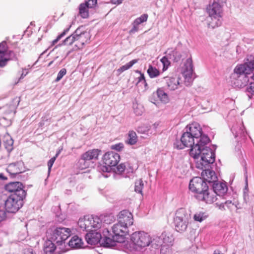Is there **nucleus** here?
I'll use <instances>...</instances> for the list:
<instances>
[{"instance_id": "33", "label": "nucleus", "mask_w": 254, "mask_h": 254, "mask_svg": "<svg viewBox=\"0 0 254 254\" xmlns=\"http://www.w3.org/2000/svg\"><path fill=\"white\" fill-rule=\"evenodd\" d=\"M147 72L148 74L149 77L151 78H155L158 76L160 74L159 70L151 65H149Z\"/></svg>"}, {"instance_id": "14", "label": "nucleus", "mask_w": 254, "mask_h": 254, "mask_svg": "<svg viewBox=\"0 0 254 254\" xmlns=\"http://www.w3.org/2000/svg\"><path fill=\"white\" fill-rule=\"evenodd\" d=\"M120 160V155L113 151L107 152L102 157L103 163L108 167L116 166Z\"/></svg>"}, {"instance_id": "23", "label": "nucleus", "mask_w": 254, "mask_h": 254, "mask_svg": "<svg viewBox=\"0 0 254 254\" xmlns=\"http://www.w3.org/2000/svg\"><path fill=\"white\" fill-rule=\"evenodd\" d=\"M101 239V235L97 232L88 233L85 236V239L88 244L95 245L99 243Z\"/></svg>"}, {"instance_id": "39", "label": "nucleus", "mask_w": 254, "mask_h": 254, "mask_svg": "<svg viewBox=\"0 0 254 254\" xmlns=\"http://www.w3.org/2000/svg\"><path fill=\"white\" fill-rule=\"evenodd\" d=\"M148 15L147 14H143L140 17L136 18L133 22L136 25H139L144 22H146L148 19Z\"/></svg>"}, {"instance_id": "34", "label": "nucleus", "mask_w": 254, "mask_h": 254, "mask_svg": "<svg viewBox=\"0 0 254 254\" xmlns=\"http://www.w3.org/2000/svg\"><path fill=\"white\" fill-rule=\"evenodd\" d=\"M234 71L236 73L238 74H250L249 71L248 70V69H247L245 64L237 65L235 68Z\"/></svg>"}, {"instance_id": "57", "label": "nucleus", "mask_w": 254, "mask_h": 254, "mask_svg": "<svg viewBox=\"0 0 254 254\" xmlns=\"http://www.w3.org/2000/svg\"><path fill=\"white\" fill-rule=\"evenodd\" d=\"M0 179L2 180H7V178L5 177L2 173H0Z\"/></svg>"}, {"instance_id": "47", "label": "nucleus", "mask_w": 254, "mask_h": 254, "mask_svg": "<svg viewBox=\"0 0 254 254\" xmlns=\"http://www.w3.org/2000/svg\"><path fill=\"white\" fill-rule=\"evenodd\" d=\"M97 0H87L85 3L89 8H92L97 4Z\"/></svg>"}, {"instance_id": "38", "label": "nucleus", "mask_w": 254, "mask_h": 254, "mask_svg": "<svg viewBox=\"0 0 254 254\" xmlns=\"http://www.w3.org/2000/svg\"><path fill=\"white\" fill-rule=\"evenodd\" d=\"M143 188V183L141 179L137 180L135 183L134 190L137 193H141Z\"/></svg>"}, {"instance_id": "21", "label": "nucleus", "mask_w": 254, "mask_h": 254, "mask_svg": "<svg viewBox=\"0 0 254 254\" xmlns=\"http://www.w3.org/2000/svg\"><path fill=\"white\" fill-rule=\"evenodd\" d=\"M201 176L204 181L208 183L215 182L217 179L215 172L209 169L203 170L201 173Z\"/></svg>"}, {"instance_id": "11", "label": "nucleus", "mask_w": 254, "mask_h": 254, "mask_svg": "<svg viewBox=\"0 0 254 254\" xmlns=\"http://www.w3.org/2000/svg\"><path fill=\"white\" fill-rule=\"evenodd\" d=\"M189 189L191 191L199 194L208 190V187L202 178L196 177L190 180Z\"/></svg>"}, {"instance_id": "46", "label": "nucleus", "mask_w": 254, "mask_h": 254, "mask_svg": "<svg viewBox=\"0 0 254 254\" xmlns=\"http://www.w3.org/2000/svg\"><path fill=\"white\" fill-rule=\"evenodd\" d=\"M138 62V60L134 59L126 64L124 66L127 70L129 69L134 64Z\"/></svg>"}, {"instance_id": "41", "label": "nucleus", "mask_w": 254, "mask_h": 254, "mask_svg": "<svg viewBox=\"0 0 254 254\" xmlns=\"http://www.w3.org/2000/svg\"><path fill=\"white\" fill-rule=\"evenodd\" d=\"M66 73V69L65 68H62L60 70L58 74L57 77L55 80L56 82L59 81L65 75Z\"/></svg>"}, {"instance_id": "61", "label": "nucleus", "mask_w": 254, "mask_h": 254, "mask_svg": "<svg viewBox=\"0 0 254 254\" xmlns=\"http://www.w3.org/2000/svg\"><path fill=\"white\" fill-rule=\"evenodd\" d=\"M135 112L136 114H138V115L140 114L139 113H137V111H135Z\"/></svg>"}, {"instance_id": "45", "label": "nucleus", "mask_w": 254, "mask_h": 254, "mask_svg": "<svg viewBox=\"0 0 254 254\" xmlns=\"http://www.w3.org/2000/svg\"><path fill=\"white\" fill-rule=\"evenodd\" d=\"M124 148V144L122 143H119L118 144H116L114 145H112L111 146V148L113 150H116L117 151H121Z\"/></svg>"}, {"instance_id": "49", "label": "nucleus", "mask_w": 254, "mask_h": 254, "mask_svg": "<svg viewBox=\"0 0 254 254\" xmlns=\"http://www.w3.org/2000/svg\"><path fill=\"white\" fill-rule=\"evenodd\" d=\"M126 165L124 163H121L117 167V171L119 173L123 172L126 169Z\"/></svg>"}, {"instance_id": "30", "label": "nucleus", "mask_w": 254, "mask_h": 254, "mask_svg": "<svg viewBox=\"0 0 254 254\" xmlns=\"http://www.w3.org/2000/svg\"><path fill=\"white\" fill-rule=\"evenodd\" d=\"M115 242L117 241L114 240V235H108L104 238L102 244L104 247H110L114 246Z\"/></svg>"}, {"instance_id": "10", "label": "nucleus", "mask_w": 254, "mask_h": 254, "mask_svg": "<svg viewBox=\"0 0 254 254\" xmlns=\"http://www.w3.org/2000/svg\"><path fill=\"white\" fill-rule=\"evenodd\" d=\"M6 191L10 193V195H16L17 197H24L26 192L23 184L19 182H10L4 187Z\"/></svg>"}, {"instance_id": "64", "label": "nucleus", "mask_w": 254, "mask_h": 254, "mask_svg": "<svg viewBox=\"0 0 254 254\" xmlns=\"http://www.w3.org/2000/svg\"><path fill=\"white\" fill-rule=\"evenodd\" d=\"M1 109V108L0 107V109Z\"/></svg>"}, {"instance_id": "26", "label": "nucleus", "mask_w": 254, "mask_h": 254, "mask_svg": "<svg viewBox=\"0 0 254 254\" xmlns=\"http://www.w3.org/2000/svg\"><path fill=\"white\" fill-rule=\"evenodd\" d=\"M157 97L160 100L164 103H167L169 101V98L168 95L166 92H165L163 88H159L156 91Z\"/></svg>"}, {"instance_id": "18", "label": "nucleus", "mask_w": 254, "mask_h": 254, "mask_svg": "<svg viewBox=\"0 0 254 254\" xmlns=\"http://www.w3.org/2000/svg\"><path fill=\"white\" fill-rule=\"evenodd\" d=\"M23 164L22 162H16L9 164L6 171L11 178L14 177L16 175L23 172Z\"/></svg>"}, {"instance_id": "13", "label": "nucleus", "mask_w": 254, "mask_h": 254, "mask_svg": "<svg viewBox=\"0 0 254 254\" xmlns=\"http://www.w3.org/2000/svg\"><path fill=\"white\" fill-rule=\"evenodd\" d=\"M165 87L170 91H174L182 87L181 78L178 76H166L164 77Z\"/></svg>"}, {"instance_id": "4", "label": "nucleus", "mask_w": 254, "mask_h": 254, "mask_svg": "<svg viewBox=\"0 0 254 254\" xmlns=\"http://www.w3.org/2000/svg\"><path fill=\"white\" fill-rule=\"evenodd\" d=\"M200 152L196 157H192L197 159L200 157V160H197L196 162V167L203 170L206 166L212 164L215 161V156L213 151L210 148L206 146V145L200 147Z\"/></svg>"}, {"instance_id": "32", "label": "nucleus", "mask_w": 254, "mask_h": 254, "mask_svg": "<svg viewBox=\"0 0 254 254\" xmlns=\"http://www.w3.org/2000/svg\"><path fill=\"white\" fill-rule=\"evenodd\" d=\"M127 143L130 145L135 144L137 141V136L135 131L133 130L129 131L128 133Z\"/></svg>"}, {"instance_id": "58", "label": "nucleus", "mask_w": 254, "mask_h": 254, "mask_svg": "<svg viewBox=\"0 0 254 254\" xmlns=\"http://www.w3.org/2000/svg\"><path fill=\"white\" fill-rule=\"evenodd\" d=\"M143 83L144 85L145 89H146L148 88V84L147 83V82L146 81V79H145L143 81Z\"/></svg>"}, {"instance_id": "5", "label": "nucleus", "mask_w": 254, "mask_h": 254, "mask_svg": "<svg viewBox=\"0 0 254 254\" xmlns=\"http://www.w3.org/2000/svg\"><path fill=\"white\" fill-rule=\"evenodd\" d=\"M191 218V211L181 208L178 209L174 218V223L176 230L179 232H182L187 229L189 220Z\"/></svg>"}, {"instance_id": "36", "label": "nucleus", "mask_w": 254, "mask_h": 254, "mask_svg": "<svg viewBox=\"0 0 254 254\" xmlns=\"http://www.w3.org/2000/svg\"><path fill=\"white\" fill-rule=\"evenodd\" d=\"M57 247L52 242L47 243V246L45 247L44 252L46 254H51L56 249Z\"/></svg>"}, {"instance_id": "63", "label": "nucleus", "mask_w": 254, "mask_h": 254, "mask_svg": "<svg viewBox=\"0 0 254 254\" xmlns=\"http://www.w3.org/2000/svg\"><path fill=\"white\" fill-rule=\"evenodd\" d=\"M253 79H254V74H253Z\"/></svg>"}, {"instance_id": "56", "label": "nucleus", "mask_w": 254, "mask_h": 254, "mask_svg": "<svg viewBox=\"0 0 254 254\" xmlns=\"http://www.w3.org/2000/svg\"><path fill=\"white\" fill-rule=\"evenodd\" d=\"M123 0H111L112 3L114 4H119L122 2Z\"/></svg>"}, {"instance_id": "55", "label": "nucleus", "mask_w": 254, "mask_h": 254, "mask_svg": "<svg viewBox=\"0 0 254 254\" xmlns=\"http://www.w3.org/2000/svg\"><path fill=\"white\" fill-rule=\"evenodd\" d=\"M109 168L108 166L105 165V166L102 167V170L103 172H109Z\"/></svg>"}, {"instance_id": "17", "label": "nucleus", "mask_w": 254, "mask_h": 254, "mask_svg": "<svg viewBox=\"0 0 254 254\" xmlns=\"http://www.w3.org/2000/svg\"><path fill=\"white\" fill-rule=\"evenodd\" d=\"M196 198L199 200L204 201L209 204H211L217 200L215 192L209 190L208 189L204 191L202 193L197 194Z\"/></svg>"}, {"instance_id": "44", "label": "nucleus", "mask_w": 254, "mask_h": 254, "mask_svg": "<svg viewBox=\"0 0 254 254\" xmlns=\"http://www.w3.org/2000/svg\"><path fill=\"white\" fill-rule=\"evenodd\" d=\"M161 62L163 64V70H165L169 65L170 62L168 61V59L165 57H164L161 59Z\"/></svg>"}, {"instance_id": "35", "label": "nucleus", "mask_w": 254, "mask_h": 254, "mask_svg": "<svg viewBox=\"0 0 254 254\" xmlns=\"http://www.w3.org/2000/svg\"><path fill=\"white\" fill-rule=\"evenodd\" d=\"M92 220L91 221V231L93 229H97L101 227V222L100 219L98 217L91 216Z\"/></svg>"}, {"instance_id": "50", "label": "nucleus", "mask_w": 254, "mask_h": 254, "mask_svg": "<svg viewBox=\"0 0 254 254\" xmlns=\"http://www.w3.org/2000/svg\"><path fill=\"white\" fill-rule=\"evenodd\" d=\"M139 73H140V76L137 78L136 85H137L140 82H143L145 78L143 73H141L140 71H139Z\"/></svg>"}, {"instance_id": "28", "label": "nucleus", "mask_w": 254, "mask_h": 254, "mask_svg": "<svg viewBox=\"0 0 254 254\" xmlns=\"http://www.w3.org/2000/svg\"><path fill=\"white\" fill-rule=\"evenodd\" d=\"M186 70L183 71V75L186 78H190L193 72L192 63L191 60H188L186 64Z\"/></svg>"}, {"instance_id": "59", "label": "nucleus", "mask_w": 254, "mask_h": 254, "mask_svg": "<svg viewBox=\"0 0 254 254\" xmlns=\"http://www.w3.org/2000/svg\"><path fill=\"white\" fill-rule=\"evenodd\" d=\"M53 63V61H51V62H50V63H49V64H48V66H50V65L52 64Z\"/></svg>"}, {"instance_id": "62", "label": "nucleus", "mask_w": 254, "mask_h": 254, "mask_svg": "<svg viewBox=\"0 0 254 254\" xmlns=\"http://www.w3.org/2000/svg\"><path fill=\"white\" fill-rule=\"evenodd\" d=\"M106 232H107L108 234V233H109V231H108V230H106Z\"/></svg>"}, {"instance_id": "37", "label": "nucleus", "mask_w": 254, "mask_h": 254, "mask_svg": "<svg viewBox=\"0 0 254 254\" xmlns=\"http://www.w3.org/2000/svg\"><path fill=\"white\" fill-rule=\"evenodd\" d=\"M207 216L205 214V212H199L195 213L193 216V219L195 221L201 222L203 220H205Z\"/></svg>"}, {"instance_id": "6", "label": "nucleus", "mask_w": 254, "mask_h": 254, "mask_svg": "<svg viewBox=\"0 0 254 254\" xmlns=\"http://www.w3.org/2000/svg\"><path fill=\"white\" fill-rule=\"evenodd\" d=\"M101 152L99 149H92L82 154L78 161L79 168L83 170L89 168L91 161L93 160H98Z\"/></svg>"}, {"instance_id": "7", "label": "nucleus", "mask_w": 254, "mask_h": 254, "mask_svg": "<svg viewBox=\"0 0 254 254\" xmlns=\"http://www.w3.org/2000/svg\"><path fill=\"white\" fill-rule=\"evenodd\" d=\"M71 230L65 227L56 228L53 231L51 239L56 242L57 246H62L60 249L65 247L64 241L70 236Z\"/></svg>"}, {"instance_id": "31", "label": "nucleus", "mask_w": 254, "mask_h": 254, "mask_svg": "<svg viewBox=\"0 0 254 254\" xmlns=\"http://www.w3.org/2000/svg\"><path fill=\"white\" fill-rule=\"evenodd\" d=\"M247 69L249 71L250 73L254 71V57L253 56H249L248 57L246 62L245 63Z\"/></svg>"}, {"instance_id": "52", "label": "nucleus", "mask_w": 254, "mask_h": 254, "mask_svg": "<svg viewBox=\"0 0 254 254\" xmlns=\"http://www.w3.org/2000/svg\"><path fill=\"white\" fill-rule=\"evenodd\" d=\"M23 254H34L32 249H25Z\"/></svg>"}, {"instance_id": "24", "label": "nucleus", "mask_w": 254, "mask_h": 254, "mask_svg": "<svg viewBox=\"0 0 254 254\" xmlns=\"http://www.w3.org/2000/svg\"><path fill=\"white\" fill-rule=\"evenodd\" d=\"M91 216H86L83 218H80L78 220V225L83 230L87 231H91Z\"/></svg>"}, {"instance_id": "43", "label": "nucleus", "mask_w": 254, "mask_h": 254, "mask_svg": "<svg viewBox=\"0 0 254 254\" xmlns=\"http://www.w3.org/2000/svg\"><path fill=\"white\" fill-rule=\"evenodd\" d=\"M68 31V29H65L61 34L58 35L57 38L52 41V46L55 45L62 37H63L65 35Z\"/></svg>"}, {"instance_id": "8", "label": "nucleus", "mask_w": 254, "mask_h": 254, "mask_svg": "<svg viewBox=\"0 0 254 254\" xmlns=\"http://www.w3.org/2000/svg\"><path fill=\"white\" fill-rule=\"evenodd\" d=\"M17 61L18 58L13 51H7L5 42L0 43V67L5 66L10 61Z\"/></svg>"}, {"instance_id": "3", "label": "nucleus", "mask_w": 254, "mask_h": 254, "mask_svg": "<svg viewBox=\"0 0 254 254\" xmlns=\"http://www.w3.org/2000/svg\"><path fill=\"white\" fill-rule=\"evenodd\" d=\"M130 245L135 251H141L152 242L151 237L143 231L133 233L130 236Z\"/></svg>"}, {"instance_id": "53", "label": "nucleus", "mask_w": 254, "mask_h": 254, "mask_svg": "<svg viewBox=\"0 0 254 254\" xmlns=\"http://www.w3.org/2000/svg\"><path fill=\"white\" fill-rule=\"evenodd\" d=\"M125 70H127V69H126V67L124 65L122 66L120 68H119L118 70H117V71L119 73H121L124 71H125Z\"/></svg>"}, {"instance_id": "51", "label": "nucleus", "mask_w": 254, "mask_h": 254, "mask_svg": "<svg viewBox=\"0 0 254 254\" xmlns=\"http://www.w3.org/2000/svg\"><path fill=\"white\" fill-rule=\"evenodd\" d=\"M132 25H133L132 28L129 31L130 33H135L138 30V25H136L134 24V22H133Z\"/></svg>"}, {"instance_id": "60", "label": "nucleus", "mask_w": 254, "mask_h": 254, "mask_svg": "<svg viewBox=\"0 0 254 254\" xmlns=\"http://www.w3.org/2000/svg\"><path fill=\"white\" fill-rule=\"evenodd\" d=\"M109 217H111V218H112V219H111V220H112V219H114V217H113V216H109Z\"/></svg>"}, {"instance_id": "16", "label": "nucleus", "mask_w": 254, "mask_h": 254, "mask_svg": "<svg viewBox=\"0 0 254 254\" xmlns=\"http://www.w3.org/2000/svg\"><path fill=\"white\" fill-rule=\"evenodd\" d=\"M206 10L209 17H222V7L218 2H213L207 6Z\"/></svg>"}, {"instance_id": "48", "label": "nucleus", "mask_w": 254, "mask_h": 254, "mask_svg": "<svg viewBox=\"0 0 254 254\" xmlns=\"http://www.w3.org/2000/svg\"><path fill=\"white\" fill-rule=\"evenodd\" d=\"M247 91L254 95V81L250 84L249 86L247 88Z\"/></svg>"}, {"instance_id": "20", "label": "nucleus", "mask_w": 254, "mask_h": 254, "mask_svg": "<svg viewBox=\"0 0 254 254\" xmlns=\"http://www.w3.org/2000/svg\"><path fill=\"white\" fill-rule=\"evenodd\" d=\"M181 140L184 146L190 147V149L192 148L196 144V139L186 131L183 134Z\"/></svg>"}, {"instance_id": "42", "label": "nucleus", "mask_w": 254, "mask_h": 254, "mask_svg": "<svg viewBox=\"0 0 254 254\" xmlns=\"http://www.w3.org/2000/svg\"><path fill=\"white\" fill-rule=\"evenodd\" d=\"M60 151H59L57 153V154H56V155L52 157L48 162V169H49V171H50L51 169V168L53 166V164L54 163L56 159V158L58 156L59 154H60Z\"/></svg>"}, {"instance_id": "2", "label": "nucleus", "mask_w": 254, "mask_h": 254, "mask_svg": "<svg viewBox=\"0 0 254 254\" xmlns=\"http://www.w3.org/2000/svg\"><path fill=\"white\" fill-rule=\"evenodd\" d=\"M91 38L89 32H81L80 29H77L75 32L64 39L62 45L72 46V49L76 51L82 49L84 45L89 42Z\"/></svg>"}, {"instance_id": "29", "label": "nucleus", "mask_w": 254, "mask_h": 254, "mask_svg": "<svg viewBox=\"0 0 254 254\" xmlns=\"http://www.w3.org/2000/svg\"><path fill=\"white\" fill-rule=\"evenodd\" d=\"M89 7L84 3H81L79 6V14L83 18H87L89 16L88 8Z\"/></svg>"}, {"instance_id": "12", "label": "nucleus", "mask_w": 254, "mask_h": 254, "mask_svg": "<svg viewBox=\"0 0 254 254\" xmlns=\"http://www.w3.org/2000/svg\"><path fill=\"white\" fill-rule=\"evenodd\" d=\"M112 232L114 240L118 243H122L128 233V228L118 222L112 227Z\"/></svg>"}, {"instance_id": "54", "label": "nucleus", "mask_w": 254, "mask_h": 254, "mask_svg": "<svg viewBox=\"0 0 254 254\" xmlns=\"http://www.w3.org/2000/svg\"><path fill=\"white\" fill-rule=\"evenodd\" d=\"M10 144L8 145H6L5 146V147L8 149V150H11L12 149V144H13V141L10 140Z\"/></svg>"}, {"instance_id": "15", "label": "nucleus", "mask_w": 254, "mask_h": 254, "mask_svg": "<svg viewBox=\"0 0 254 254\" xmlns=\"http://www.w3.org/2000/svg\"><path fill=\"white\" fill-rule=\"evenodd\" d=\"M118 222L128 228L133 224V215L128 210L121 211L118 215Z\"/></svg>"}, {"instance_id": "9", "label": "nucleus", "mask_w": 254, "mask_h": 254, "mask_svg": "<svg viewBox=\"0 0 254 254\" xmlns=\"http://www.w3.org/2000/svg\"><path fill=\"white\" fill-rule=\"evenodd\" d=\"M24 197H17L16 195H9L5 201V210L9 213L17 212L22 205V200Z\"/></svg>"}, {"instance_id": "1", "label": "nucleus", "mask_w": 254, "mask_h": 254, "mask_svg": "<svg viewBox=\"0 0 254 254\" xmlns=\"http://www.w3.org/2000/svg\"><path fill=\"white\" fill-rule=\"evenodd\" d=\"M186 132L196 139L195 145L190 149L191 156L196 157L200 153V147L206 145L210 141L207 135L202 134V129L199 125L192 124L186 128Z\"/></svg>"}, {"instance_id": "19", "label": "nucleus", "mask_w": 254, "mask_h": 254, "mask_svg": "<svg viewBox=\"0 0 254 254\" xmlns=\"http://www.w3.org/2000/svg\"><path fill=\"white\" fill-rule=\"evenodd\" d=\"M158 239L161 242L159 241L157 246L164 247L172 246L174 240L173 235L168 232H163Z\"/></svg>"}, {"instance_id": "40", "label": "nucleus", "mask_w": 254, "mask_h": 254, "mask_svg": "<svg viewBox=\"0 0 254 254\" xmlns=\"http://www.w3.org/2000/svg\"><path fill=\"white\" fill-rule=\"evenodd\" d=\"M216 204L219 207V208L222 210H224L226 209L225 205H226L228 209L230 208L232 206L234 205V203H232V201L231 200L226 201L224 203H222L220 204H218L217 203Z\"/></svg>"}, {"instance_id": "25", "label": "nucleus", "mask_w": 254, "mask_h": 254, "mask_svg": "<svg viewBox=\"0 0 254 254\" xmlns=\"http://www.w3.org/2000/svg\"><path fill=\"white\" fill-rule=\"evenodd\" d=\"M83 244L81 239L77 236L72 237L68 242L69 246L73 249L81 248Z\"/></svg>"}, {"instance_id": "27", "label": "nucleus", "mask_w": 254, "mask_h": 254, "mask_svg": "<svg viewBox=\"0 0 254 254\" xmlns=\"http://www.w3.org/2000/svg\"><path fill=\"white\" fill-rule=\"evenodd\" d=\"M222 17H209L208 21V27L215 28L221 24Z\"/></svg>"}, {"instance_id": "22", "label": "nucleus", "mask_w": 254, "mask_h": 254, "mask_svg": "<svg viewBox=\"0 0 254 254\" xmlns=\"http://www.w3.org/2000/svg\"><path fill=\"white\" fill-rule=\"evenodd\" d=\"M213 191L216 195H223L228 190L227 187L225 183L221 182L214 183L213 185Z\"/></svg>"}]
</instances>
